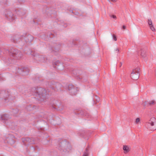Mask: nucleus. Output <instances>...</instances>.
I'll use <instances>...</instances> for the list:
<instances>
[{"instance_id": "f257e3e1", "label": "nucleus", "mask_w": 156, "mask_h": 156, "mask_svg": "<svg viewBox=\"0 0 156 156\" xmlns=\"http://www.w3.org/2000/svg\"><path fill=\"white\" fill-rule=\"evenodd\" d=\"M31 91L36 93V96H38L41 100L44 101L49 95L45 89L41 87H33L31 89Z\"/></svg>"}, {"instance_id": "f03ea898", "label": "nucleus", "mask_w": 156, "mask_h": 156, "mask_svg": "<svg viewBox=\"0 0 156 156\" xmlns=\"http://www.w3.org/2000/svg\"><path fill=\"white\" fill-rule=\"evenodd\" d=\"M57 147L59 150L65 152H69L72 148L69 143L66 141L63 140L59 142L57 145Z\"/></svg>"}, {"instance_id": "7ed1b4c3", "label": "nucleus", "mask_w": 156, "mask_h": 156, "mask_svg": "<svg viewBox=\"0 0 156 156\" xmlns=\"http://www.w3.org/2000/svg\"><path fill=\"white\" fill-rule=\"evenodd\" d=\"M9 52L10 55L16 59H19L23 56L21 52L16 48H11Z\"/></svg>"}, {"instance_id": "20e7f679", "label": "nucleus", "mask_w": 156, "mask_h": 156, "mask_svg": "<svg viewBox=\"0 0 156 156\" xmlns=\"http://www.w3.org/2000/svg\"><path fill=\"white\" fill-rule=\"evenodd\" d=\"M146 126L151 130L156 129V119L154 117L151 118L148 122L146 123Z\"/></svg>"}, {"instance_id": "39448f33", "label": "nucleus", "mask_w": 156, "mask_h": 156, "mask_svg": "<svg viewBox=\"0 0 156 156\" xmlns=\"http://www.w3.org/2000/svg\"><path fill=\"white\" fill-rule=\"evenodd\" d=\"M11 41L15 43L21 42L23 44V37L22 35L18 34L14 35L11 39Z\"/></svg>"}, {"instance_id": "423d86ee", "label": "nucleus", "mask_w": 156, "mask_h": 156, "mask_svg": "<svg viewBox=\"0 0 156 156\" xmlns=\"http://www.w3.org/2000/svg\"><path fill=\"white\" fill-rule=\"evenodd\" d=\"M140 69L137 67L133 69L130 75V77L133 80H137L139 77V72Z\"/></svg>"}, {"instance_id": "0eeeda50", "label": "nucleus", "mask_w": 156, "mask_h": 156, "mask_svg": "<svg viewBox=\"0 0 156 156\" xmlns=\"http://www.w3.org/2000/svg\"><path fill=\"white\" fill-rule=\"evenodd\" d=\"M49 84L50 86V88L55 91H58L61 88V85L58 83L53 81L49 83Z\"/></svg>"}, {"instance_id": "6e6552de", "label": "nucleus", "mask_w": 156, "mask_h": 156, "mask_svg": "<svg viewBox=\"0 0 156 156\" xmlns=\"http://www.w3.org/2000/svg\"><path fill=\"white\" fill-rule=\"evenodd\" d=\"M23 44L27 42H30L33 39L32 36L30 34H24L22 35Z\"/></svg>"}, {"instance_id": "1a4fd4ad", "label": "nucleus", "mask_w": 156, "mask_h": 156, "mask_svg": "<svg viewBox=\"0 0 156 156\" xmlns=\"http://www.w3.org/2000/svg\"><path fill=\"white\" fill-rule=\"evenodd\" d=\"M9 95L5 91H0V100L4 101L5 102L8 101Z\"/></svg>"}, {"instance_id": "9d476101", "label": "nucleus", "mask_w": 156, "mask_h": 156, "mask_svg": "<svg viewBox=\"0 0 156 156\" xmlns=\"http://www.w3.org/2000/svg\"><path fill=\"white\" fill-rule=\"evenodd\" d=\"M5 15L6 18L10 21H12L14 20L13 13L10 10H6L5 12Z\"/></svg>"}, {"instance_id": "9b49d317", "label": "nucleus", "mask_w": 156, "mask_h": 156, "mask_svg": "<svg viewBox=\"0 0 156 156\" xmlns=\"http://www.w3.org/2000/svg\"><path fill=\"white\" fill-rule=\"evenodd\" d=\"M68 88L69 93L72 95H75L77 93V88L74 87L72 85H69L68 86Z\"/></svg>"}, {"instance_id": "f8f14e48", "label": "nucleus", "mask_w": 156, "mask_h": 156, "mask_svg": "<svg viewBox=\"0 0 156 156\" xmlns=\"http://www.w3.org/2000/svg\"><path fill=\"white\" fill-rule=\"evenodd\" d=\"M22 140L23 144L25 145L34 144V139L33 138L30 139L29 137H26L23 138Z\"/></svg>"}, {"instance_id": "ddd939ff", "label": "nucleus", "mask_w": 156, "mask_h": 156, "mask_svg": "<svg viewBox=\"0 0 156 156\" xmlns=\"http://www.w3.org/2000/svg\"><path fill=\"white\" fill-rule=\"evenodd\" d=\"M156 104V101L154 100H152L149 101V102L148 101H145L142 104L143 106L145 107L146 106H151L153 105H154Z\"/></svg>"}, {"instance_id": "4468645a", "label": "nucleus", "mask_w": 156, "mask_h": 156, "mask_svg": "<svg viewBox=\"0 0 156 156\" xmlns=\"http://www.w3.org/2000/svg\"><path fill=\"white\" fill-rule=\"evenodd\" d=\"M13 136L11 135H9L8 136L6 139L7 142L10 144H13L15 142L14 139L13 138Z\"/></svg>"}, {"instance_id": "2eb2a0df", "label": "nucleus", "mask_w": 156, "mask_h": 156, "mask_svg": "<svg viewBox=\"0 0 156 156\" xmlns=\"http://www.w3.org/2000/svg\"><path fill=\"white\" fill-rule=\"evenodd\" d=\"M10 118L11 117L9 115L5 114L1 115V119L4 121V122H5V121L9 120Z\"/></svg>"}, {"instance_id": "dca6fc26", "label": "nucleus", "mask_w": 156, "mask_h": 156, "mask_svg": "<svg viewBox=\"0 0 156 156\" xmlns=\"http://www.w3.org/2000/svg\"><path fill=\"white\" fill-rule=\"evenodd\" d=\"M123 149L125 154L127 153L129 151V149L128 147L126 145H124Z\"/></svg>"}, {"instance_id": "f3484780", "label": "nucleus", "mask_w": 156, "mask_h": 156, "mask_svg": "<svg viewBox=\"0 0 156 156\" xmlns=\"http://www.w3.org/2000/svg\"><path fill=\"white\" fill-rule=\"evenodd\" d=\"M89 149L88 147L86 148V151L84 152L83 156H88Z\"/></svg>"}, {"instance_id": "a211bd4d", "label": "nucleus", "mask_w": 156, "mask_h": 156, "mask_svg": "<svg viewBox=\"0 0 156 156\" xmlns=\"http://www.w3.org/2000/svg\"><path fill=\"white\" fill-rule=\"evenodd\" d=\"M141 56L143 58H145L146 56V51L143 50H141Z\"/></svg>"}, {"instance_id": "6ab92c4d", "label": "nucleus", "mask_w": 156, "mask_h": 156, "mask_svg": "<svg viewBox=\"0 0 156 156\" xmlns=\"http://www.w3.org/2000/svg\"><path fill=\"white\" fill-rule=\"evenodd\" d=\"M95 98H94V102L96 101V104L97 102H98L99 101L100 99L97 95H95Z\"/></svg>"}, {"instance_id": "aec40b11", "label": "nucleus", "mask_w": 156, "mask_h": 156, "mask_svg": "<svg viewBox=\"0 0 156 156\" xmlns=\"http://www.w3.org/2000/svg\"><path fill=\"white\" fill-rule=\"evenodd\" d=\"M27 70L28 71H24V70L23 71H22V75H23V76H25L27 75L29 72L28 70Z\"/></svg>"}, {"instance_id": "412c9836", "label": "nucleus", "mask_w": 156, "mask_h": 156, "mask_svg": "<svg viewBox=\"0 0 156 156\" xmlns=\"http://www.w3.org/2000/svg\"><path fill=\"white\" fill-rule=\"evenodd\" d=\"M150 28L153 31H154L155 30V29L154 27L153 26V25H151L150 26Z\"/></svg>"}, {"instance_id": "4be33fe9", "label": "nucleus", "mask_w": 156, "mask_h": 156, "mask_svg": "<svg viewBox=\"0 0 156 156\" xmlns=\"http://www.w3.org/2000/svg\"><path fill=\"white\" fill-rule=\"evenodd\" d=\"M148 24L150 26L153 25L151 19L148 20Z\"/></svg>"}, {"instance_id": "5701e85b", "label": "nucleus", "mask_w": 156, "mask_h": 156, "mask_svg": "<svg viewBox=\"0 0 156 156\" xmlns=\"http://www.w3.org/2000/svg\"><path fill=\"white\" fill-rule=\"evenodd\" d=\"M60 63L59 61H57L56 62L54 63V64H53V65H55V66H58V64Z\"/></svg>"}, {"instance_id": "b1692460", "label": "nucleus", "mask_w": 156, "mask_h": 156, "mask_svg": "<svg viewBox=\"0 0 156 156\" xmlns=\"http://www.w3.org/2000/svg\"><path fill=\"white\" fill-rule=\"evenodd\" d=\"M140 121V118H137L136 119V123H138Z\"/></svg>"}, {"instance_id": "393cba45", "label": "nucleus", "mask_w": 156, "mask_h": 156, "mask_svg": "<svg viewBox=\"0 0 156 156\" xmlns=\"http://www.w3.org/2000/svg\"><path fill=\"white\" fill-rule=\"evenodd\" d=\"M113 38L114 39V40L115 41H116L117 40L116 37L115 35V34H113Z\"/></svg>"}, {"instance_id": "a878e982", "label": "nucleus", "mask_w": 156, "mask_h": 156, "mask_svg": "<svg viewBox=\"0 0 156 156\" xmlns=\"http://www.w3.org/2000/svg\"><path fill=\"white\" fill-rule=\"evenodd\" d=\"M31 108L30 106H28L27 107V108L29 111H31L33 109V108Z\"/></svg>"}, {"instance_id": "bb28decb", "label": "nucleus", "mask_w": 156, "mask_h": 156, "mask_svg": "<svg viewBox=\"0 0 156 156\" xmlns=\"http://www.w3.org/2000/svg\"><path fill=\"white\" fill-rule=\"evenodd\" d=\"M110 16L111 17H112L114 19H116V16L114 15H110Z\"/></svg>"}, {"instance_id": "cd10ccee", "label": "nucleus", "mask_w": 156, "mask_h": 156, "mask_svg": "<svg viewBox=\"0 0 156 156\" xmlns=\"http://www.w3.org/2000/svg\"><path fill=\"white\" fill-rule=\"evenodd\" d=\"M115 51L117 52V53H119V50L118 48H116L115 49Z\"/></svg>"}, {"instance_id": "c85d7f7f", "label": "nucleus", "mask_w": 156, "mask_h": 156, "mask_svg": "<svg viewBox=\"0 0 156 156\" xmlns=\"http://www.w3.org/2000/svg\"><path fill=\"white\" fill-rule=\"evenodd\" d=\"M7 0H3L2 2L4 4H6L7 3Z\"/></svg>"}, {"instance_id": "c756f323", "label": "nucleus", "mask_w": 156, "mask_h": 156, "mask_svg": "<svg viewBox=\"0 0 156 156\" xmlns=\"http://www.w3.org/2000/svg\"><path fill=\"white\" fill-rule=\"evenodd\" d=\"M108 1L109 2L111 1L112 2H115L117 1V0H108Z\"/></svg>"}, {"instance_id": "7c9ffc66", "label": "nucleus", "mask_w": 156, "mask_h": 156, "mask_svg": "<svg viewBox=\"0 0 156 156\" xmlns=\"http://www.w3.org/2000/svg\"><path fill=\"white\" fill-rule=\"evenodd\" d=\"M122 28L123 29H125L126 28V27L124 25L123 26Z\"/></svg>"}, {"instance_id": "2f4dec72", "label": "nucleus", "mask_w": 156, "mask_h": 156, "mask_svg": "<svg viewBox=\"0 0 156 156\" xmlns=\"http://www.w3.org/2000/svg\"><path fill=\"white\" fill-rule=\"evenodd\" d=\"M120 66H122V63H120Z\"/></svg>"}, {"instance_id": "473e14b6", "label": "nucleus", "mask_w": 156, "mask_h": 156, "mask_svg": "<svg viewBox=\"0 0 156 156\" xmlns=\"http://www.w3.org/2000/svg\"><path fill=\"white\" fill-rule=\"evenodd\" d=\"M2 78V80H3V79H2V78Z\"/></svg>"}, {"instance_id": "72a5a7b5", "label": "nucleus", "mask_w": 156, "mask_h": 156, "mask_svg": "<svg viewBox=\"0 0 156 156\" xmlns=\"http://www.w3.org/2000/svg\"><path fill=\"white\" fill-rule=\"evenodd\" d=\"M22 88H24V87H22Z\"/></svg>"}]
</instances>
